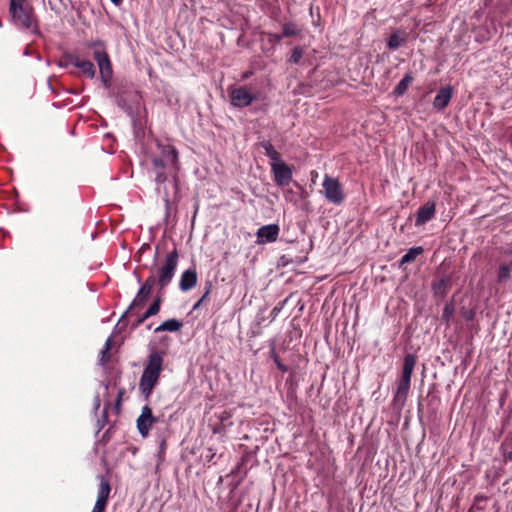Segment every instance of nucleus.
Masks as SVG:
<instances>
[{"instance_id": "f257e3e1", "label": "nucleus", "mask_w": 512, "mask_h": 512, "mask_svg": "<svg viewBox=\"0 0 512 512\" xmlns=\"http://www.w3.org/2000/svg\"><path fill=\"white\" fill-rule=\"evenodd\" d=\"M164 356V351H159L155 348L150 349L139 381V391L145 400H149L159 382L163 370Z\"/></svg>"}, {"instance_id": "f03ea898", "label": "nucleus", "mask_w": 512, "mask_h": 512, "mask_svg": "<svg viewBox=\"0 0 512 512\" xmlns=\"http://www.w3.org/2000/svg\"><path fill=\"white\" fill-rule=\"evenodd\" d=\"M178 261L179 253L177 249L174 248L165 256L164 263L160 267H156L155 265L151 267L154 268V273L157 276L160 293H164L165 288L171 283L177 269Z\"/></svg>"}, {"instance_id": "7ed1b4c3", "label": "nucleus", "mask_w": 512, "mask_h": 512, "mask_svg": "<svg viewBox=\"0 0 512 512\" xmlns=\"http://www.w3.org/2000/svg\"><path fill=\"white\" fill-rule=\"evenodd\" d=\"M323 195L326 200L335 205H340L345 200V194L341 183L337 178L325 175L322 183Z\"/></svg>"}, {"instance_id": "20e7f679", "label": "nucleus", "mask_w": 512, "mask_h": 512, "mask_svg": "<svg viewBox=\"0 0 512 512\" xmlns=\"http://www.w3.org/2000/svg\"><path fill=\"white\" fill-rule=\"evenodd\" d=\"M229 97L233 107L245 108L258 99V94L253 93L249 86L244 85L229 89Z\"/></svg>"}, {"instance_id": "39448f33", "label": "nucleus", "mask_w": 512, "mask_h": 512, "mask_svg": "<svg viewBox=\"0 0 512 512\" xmlns=\"http://www.w3.org/2000/svg\"><path fill=\"white\" fill-rule=\"evenodd\" d=\"M159 421L160 418L153 415L151 407L149 405H144L141 409V414L136 420L139 434L143 438L148 437L152 427Z\"/></svg>"}, {"instance_id": "423d86ee", "label": "nucleus", "mask_w": 512, "mask_h": 512, "mask_svg": "<svg viewBox=\"0 0 512 512\" xmlns=\"http://www.w3.org/2000/svg\"><path fill=\"white\" fill-rule=\"evenodd\" d=\"M14 23L23 28L31 29L34 26L33 8L29 5L21 9L10 10Z\"/></svg>"}, {"instance_id": "0eeeda50", "label": "nucleus", "mask_w": 512, "mask_h": 512, "mask_svg": "<svg viewBox=\"0 0 512 512\" xmlns=\"http://www.w3.org/2000/svg\"><path fill=\"white\" fill-rule=\"evenodd\" d=\"M138 91L131 90L125 91L119 89L116 94V103L119 108L125 111L127 114L133 113L132 103H138L140 99Z\"/></svg>"}, {"instance_id": "6e6552de", "label": "nucleus", "mask_w": 512, "mask_h": 512, "mask_svg": "<svg viewBox=\"0 0 512 512\" xmlns=\"http://www.w3.org/2000/svg\"><path fill=\"white\" fill-rule=\"evenodd\" d=\"M271 170L274 175V181L278 186H287L292 181V170L283 160L271 163Z\"/></svg>"}, {"instance_id": "1a4fd4ad", "label": "nucleus", "mask_w": 512, "mask_h": 512, "mask_svg": "<svg viewBox=\"0 0 512 512\" xmlns=\"http://www.w3.org/2000/svg\"><path fill=\"white\" fill-rule=\"evenodd\" d=\"M99 489L97 500L93 507L92 512H105L109 495L111 492V486L109 481L104 476H99Z\"/></svg>"}, {"instance_id": "9d476101", "label": "nucleus", "mask_w": 512, "mask_h": 512, "mask_svg": "<svg viewBox=\"0 0 512 512\" xmlns=\"http://www.w3.org/2000/svg\"><path fill=\"white\" fill-rule=\"evenodd\" d=\"M279 232L280 228L277 224H268L261 226L256 232V242L258 244L275 242L278 239Z\"/></svg>"}, {"instance_id": "9b49d317", "label": "nucleus", "mask_w": 512, "mask_h": 512, "mask_svg": "<svg viewBox=\"0 0 512 512\" xmlns=\"http://www.w3.org/2000/svg\"><path fill=\"white\" fill-rule=\"evenodd\" d=\"M436 213L435 203L427 202L420 206L416 213L415 226H422L434 218Z\"/></svg>"}, {"instance_id": "f8f14e48", "label": "nucleus", "mask_w": 512, "mask_h": 512, "mask_svg": "<svg viewBox=\"0 0 512 512\" xmlns=\"http://www.w3.org/2000/svg\"><path fill=\"white\" fill-rule=\"evenodd\" d=\"M93 56L99 66L100 75L112 77L113 69L107 52L104 50H95Z\"/></svg>"}, {"instance_id": "ddd939ff", "label": "nucleus", "mask_w": 512, "mask_h": 512, "mask_svg": "<svg viewBox=\"0 0 512 512\" xmlns=\"http://www.w3.org/2000/svg\"><path fill=\"white\" fill-rule=\"evenodd\" d=\"M411 380L400 377L397 381V388L393 396V403L395 405H399L403 407L405 405L409 390H410Z\"/></svg>"}, {"instance_id": "4468645a", "label": "nucleus", "mask_w": 512, "mask_h": 512, "mask_svg": "<svg viewBox=\"0 0 512 512\" xmlns=\"http://www.w3.org/2000/svg\"><path fill=\"white\" fill-rule=\"evenodd\" d=\"M151 293H152V289L148 288L145 285H142L140 287V289L138 290L135 298L133 299V301L127 308V310L121 316L119 323L123 320L124 317H126L128 315L130 310H132L134 307L144 305L147 302L148 298L150 297Z\"/></svg>"}, {"instance_id": "2eb2a0df", "label": "nucleus", "mask_w": 512, "mask_h": 512, "mask_svg": "<svg viewBox=\"0 0 512 512\" xmlns=\"http://www.w3.org/2000/svg\"><path fill=\"white\" fill-rule=\"evenodd\" d=\"M453 95V89L451 86L441 88L433 100V107L441 111L446 108L451 101Z\"/></svg>"}, {"instance_id": "dca6fc26", "label": "nucleus", "mask_w": 512, "mask_h": 512, "mask_svg": "<svg viewBox=\"0 0 512 512\" xmlns=\"http://www.w3.org/2000/svg\"><path fill=\"white\" fill-rule=\"evenodd\" d=\"M197 283V271L195 268L185 270L180 278L179 288L183 292H187L195 287Z\"/></svg>"}, {"instance_id": "f3484780", "label": "nucleus", "mask_w": 512, "mask_h": 512, "mask_svg": "<svg viewBox=\"0 0 512 512\" xmlns=\"http://www.w3.org/2000/svg\"><path fill=\"white\" fill-rule=\"evenodd\" d=\"M451 283V277H443L432 283L431 289L435 297L444 298Z\"/></svg>"}, {"instance_id": "a211bd4d", "label": "nucleus", "mask_w": 512, "mask_h": 512, "mask_svg": "<svg viewBox=\"0 0 512 512\" xmlns=\"http://www.w3.org/2000/svg\"><path fill=\"white\" fill-rule=\"evenodd\" d=\"M407 41L406 33L403 31H395L392 33L389 38L387 39V48L389 50H397L399 47H401L403 44H405Z\"/></svg>"}, {"instance_id": "6ab92c4d", "label": "nucleus", "mask_w": 512, "mask_h": 512, "mask_svg": "<svg viewBox=\"0 0 512 512\" xmlns=\"http://www.w3.org/2000/svg\"><path fill=\"white\" fill-rule=\"evenodd\" d=\"M417 362V357L414 354H407L404 357L403 369H402V378L411 380V375L413 373L414 367Z\"/></svg>"}, {"instance_id": "aec40b11", "label": "nucleus", "mask_w": 512, "mask_h": 512, "mask_svg": "<svg viewBox=\"0 0 512 512\" xmlns=\"http://www.w3.org/2000/svg\"><path fill=\"white\" fill-rule=\"evenodd\" d=\"M414 80V77L411 72H408L404 75V77L400 80V82L396 85V87L393 90V95L396 97L403 96L407 90L409 85Z\"/></svg>"}, {"instance_id": "412c9836", "label": "nucleus", "mask_w": 512, "mask_h": 512, "mask_svg": "<svg viewBox=\"0 0 512 512\" xmlns=\"http://www.w3.org/2000/svg\"><path fill=\"white\" fill-rule=\"evenodd\" d=\"M183 323L178 319H168L155 328L154 332L158 333L161 331L178 332L181 330Z\"/></svg>"}, {"instance_id": "4be33fe9", "label": "nucleus", "mask_w": 512, "mask_h": 512, "mask_svg": "<svg viewBox=\"0 0 512 512\" xmlns=\"http://www.w3.org/2000/svg\"><path fill=\"white\" fill-rule=\"evenodd\" d=\"M261 147L265 151V155L272 160V163L282 161L280 153L274 148L269 141H263L260 143Z\"/></svg>"}, {"instance_id": "5701e85b", "label": "nucleus", "mask_w": 512, "mask_h": 512, "mask_svg": "<svg viewBox=\"0 0 512 512\" xmlns=\"http://www.w3.org/2000/svg\"><path fill=\"white\" fill-rule=\"evenodd\" d=\"M112 336L108 337L99 354V365L105 366L111 359Z\"/></svg>"}, {"instance_id": "b1692460", "label": "nucleus", "mask_w": 512, "mask_h": 512, "mask_svg": "<svg viewBox=\"0 0 512 512\" xmlns=\"http://www.w3.org/2000/svg\"><path fill=\"white\" fill-rule=\"evenodd\" d=\"M489 497L484 494H477L473 498V504L469 508L468 512H474L475 510L482 511L486 508L489 501Z\"/></svg>"}, {"instance_id": "393cba45", "label": "nucleus", "mask_w": 512, "mask_h": 512, "mask_svg": "<svg viewBox=\"0 0 512 512\" xmlns=\"http://www.w3.org/2000/svg\"><path fill=\"white\" fill-rule=\"evenodd\" d=\"M161 158L165 159L167 163L174 165L177 162L178 153L176 149L170 145L162 146Z\"/></svg>"}, {"instance_id": "a878e982", "label": "nucleus", "mask_w": 512, "mask_h": 512, "mask_svg": "<svg viewBox=\"0 0 512 512\" xmlns=\"http://www.w3.org/2000/svg\"><path fill=\"white\" fill-rule=\"evenodd\" d=\"M423 253V248L421 246L410 248L400 259V264H406L413 262L417 256Z\"/></svg>"}, {"instance_id": "bb28decb", "label": "nucleus", "mask_w": 512, "mask_h": 512, "mask_svg": "<svg viewBox=\"0 0 512 512\" xmlns=\"http://www.w3.org/2000/svg\"><path fill=\"white\" fill-rule=\"evenodd\" d=\"M163 295H164V293H160V290L158 289V293H157L156 297L154 298V300L151 303V305L149 306V308L146 310L147 316L152 317L159 313Z\"/></svg>"}, {"instance_id": "cd10ccee", "label": "nucleus", "mask_w": 512, "mask_h": 512, "mask_svg": "<svg viewBox=\"0 0 512 512\" xmlns=\"http://www.w3.org/2000/svg\"><path fill=\"white\" fill-rule=\"evenodd\" d=\"M83 75L92 79L95 76L96 70L94 64L89 60H83L77 67Z\"/></svg>"}, {"instance_id": "c85d7f7f", "label": "nucleus", "mask_w": 512, "mask_h": 512, "mask_svg": "<svg viewBox=\"0 0 512 512\" xmlns=\"http://www.w3.org/2000/svg\"><path fill=\"white\" fill-rule=\"evenodd\" d=\"M511 274V263H502L499 266L498 274H497V282L502 284L505 283L509 278Z\"/></svg>"}, {"instance_id": "c756f323", "label": "nucleus", "mask_w": 512, "mask_h": 512, "mask_svg": "<svg viewBox=\"0 0 512 512\" xmlns=\"http://www.w3.org/2000/svg\"><path fill=\"white\" fill-rule=\"evenodd\" d=\"M301 33V29L297 26V24L293 22H288L283 24L282 27V36L284 37H295Z\"/></svg>"}, {"instance_id": "7c9ffc66", "label": "nucleus", "mask_w": 512, "mask_h": 512, "mask_svg": "<svg viewBox=\"0 0 512 512\" xmlns=\"http://www.w3.org/2000/svg\"><path fill=\"white\" fill-rule=\"evenodd\" d=\"M303 54H304V50L302 47L297 46V47L293 48V50L291 52V56L289 58V62L298 64L300 62V60L302 59Z\"/></svg>"}, {"instance_id": "2f4dec72", "label": "nucleus", "mask_w": 512, "mask_h": 512, "mask_svg": "<svg viewBox=\"0 0 512 512\" xmlns=\"http://www.w3.org/2000/svg\"><path fill=\"white\" fill-rule=\"evenodd\" d=\"M152 164L155 170H165L168 166H172L170 163L161 157H153Z\"/></svg>"}, {"instance_id": "473e14b6", "label": "nucleus", "mask_w": 512, "mask_h": 512, "mask_svg": "<svg viewBox=\"0 0 512 512\" xmlns=\"http://www.w3.org/2000/svg\"><path fill=\"white\" fill-rule=\"evenodd\" d=\"M65 64L64 66L73 65L74 67H78L79 64L83 61L79 56L74 54H68L64 57Z\"/></svg>"}, {"instance_id": "72a5a7b5", "label": "nucleus", "mask_w": 512, "mask_h": 512, "mask_svg": "<svg viewBox=\"0 0 512 512\" xmlns=\"http://www.w3.org/2000/svg\"><path fill=\"white\" fill-rule=\"evenodd\" d=\"M143 285L147 286L148 288L153 290V287L155 285H158L157 276L154 273V268H151V275L147 277Z\"/></svg>"}, {"instance_id": "f704fd0d", "label": "nucleus", "mask_w": 512, "mask_h": 512, "mask_svg": "<svg viewBox=\"0 0 512 512\" xmlns=\"http://www.w3.org/2000/svg\"><path fill=\"white\" fill-rule=\"evenodd\" d=\"M28 5L27 4V0H10V7H9V11L10 10H16V9H21V7H24Z\"/></svg>"}, {"instance_id": "c9c22d12", "label": "nucleus", "mask_w": 512, "mask_h": 512, "mask_svg": "<svg viewBox=\"0 0 512 512\" xmlns=\"http://www.w3.org/2000/svg\"><path fill=\"white\" fill-rule=\"evenodd\" d=\"M167 176L164 170H155V182L160 185L165 183Z\"/></svg>"}, {"instance_id": "e433bc0d", "label": "nucleus", "mask_w": 512, "mask_h": 512, "mask_svg": "<svg viewBox=\"0 0 512 512\" xmlns=\"http://www.w3.org/2000/svg\"><path fill=\"white\" fill-rule=\"evenodd\" d=\"M453 308L450 305H445L442 313V318L448 321L452 315Z\"/></svg>"}, {"instance_id": "4c0bfd02", "label": "nucleus", "mask_w": 512, "mask_h": 512, "mask_svg": "<svg viewBox=\"0 0 512 512\" xmlns=\"http://www.w3.org/2000/svg\"><path fill=\"white\" fill-rule=\"evenodd\" d=\"M285 303H286V300H285V301H283L282 303H280L278 306H275V307L272 309V311H271V315H272L273 317H276V316L280 313V311L282 310V308H283V306H284V304H285Z\"/></svg>"}, {"instance_id": "58836bf2", "label": "nucleus", "mask_w": 512, "mask_h": 512, "mask_svg": "<svg viewBox=\"0 0 512 512\" xmlns=\"http://www.w3.org/2000/svg\"><path fill=\"white\" fill-rule=\"evenodd\" d=\"M148 318H150V316H147L146 312L143 313L141 316L138 317V319L136 320V322H135V324L133 326L134 327H138L139 325L144 323Z\"/></svg>"}, {"instance_id": "ea45409f", "label": "nucleus", "mask_w": 512, "mask_h": 512, "mask_svg": "<svg viewBox=\"0 0 512 512\" xmlns=\"http://www.w3.org/2000/svg\"><path fill=\"white\" fill-rule=\"evenodd\" d=\"M208 298V296H206L205 294H203V296L193 305V310H198L202 304L206 301V299Z\"/></svg>"}, {"instance_id": "a19ab883", "label": "nucleus", "mask_w": 512, "mask_h": 512, "mask_svg": "<svg viewBox=\"0 0 512 512\" xmlns=\"http://www.w3.org/2000/svg\"><path fill=\"white\" fill-rule=\"evenodd\" d=\"M124 394H125V389L124 388L119 389L118 394H117L116 403H115L116 407H119L121 405L122 397Z\"/></svg>"}, {"instance_id": "79ce46f5", "label": "nucleus", "mask_w": 512, "mask_h": 512, "mask_svg": "<svg viewBox=\"0 0 512 512\" xmlns=\"http://www.w3.org/2000/svg\"><path fill=\"white\" fill-rule=\"evenodd\" d=\"M284 36L282 34H270L269 35V41L270 42H280Z\"/></svg>"}, {"instance_id": "37998d69", "label": "nucleus", "mask_w": 512, "mask_h": 512, "mask_svg": "<svg viewBox=\"0 0 512 512\" xmlns=\"http://www.w3.org/2000/svg\"><path fill=\"white\" fill-rule=\"evenodd\" d=\"M111 78L112 77L101 76V80H102L103 86L105 88H109L110 87V85H111Z\"/></svg>"}, {"instance_id": "c03bdc74", "label": "nucleus", "mask_w": 512, "mask_h": 512, "mask_svg": "<svg viewBox=\"0 0 512 512\" xmlns=\"http://www.w3.org/2000/svg\"><path fill=\"white\" fill-rule=\"evenodd\" d=\"M166 447H167V444H166L165 438H161L160 444H159V453L160 454L164 453L166 450Z\"/></svg>"}, {"instance_id": "a18cd8bd", "label": "nucleus", "mask_w": 512, "mask_h": 512, "mask_svg": "<svg viewBox=\"0 0 512 512\" xmlns=\"http://www.w3.org/2000/svg\"><path fill=\"white\" fill-rule=\"evenodd\" d=\"M106 419H107V409L104 410V414L102 416V419L98 420V423H99L98 430H101L104 427V423H105Z\"/></svg>"}, {"instance_id": "49530a36", "label": "nucleus", "mask_w": 512, "mask_h": 512, "mask_svg": "<svg viewBox=\"0 0 512 512\" xmlns=\"http://www.w3.org/2000/svg\"><path fill=\"white\" fill-rule=\"evenodd\" d=\"M106 419H107V409L104 410V414L102 416V419L98 420V423H99L98 430H101L104 427V423H105Z\"/></svg>"}, {"instance_id": "de8ad7c7", "label": "nucleus", "mask_w": 512, "mask_h": 512, "mask_svg": "<svg viewBox=\"0 0 512 512\" xmlns=\"http://www.w3.org/2000/svg\"><path fill=\"white\" fill-rule=\"evenodd\" d=\"M211 291H212V282H211V281H207V282L205 283V292H204V294H205L206 296H209V294L211 293Z\"/></svg>"}, {"instance_id": "09e8293b", "label": "nucleus", "mask_w": 512, "mask_h": 512, "mask_svg": "<svg viewBox=\"0 0 512 512\" xmlns=\"http://www.w3.org/2000/svg\"><path fill=\"white\" fill-rule=\"evenodd\" d=\"M275 362H276L277 368H278L279 370H281L282 372H286V371H287V367H286L285 365H283V364L279 361L278 357H275Z\"/></svg>"}, {"instance_id": "8fccbe9b", "label": "nucleus", "mask_w": 512, "mask_h": 512, "mask_svg": "<svg viewBox=\"0 0 512 512\" xmlns=\"http://www.w3.org/2000/svg\"><path fill=\"white\" fill-rule=\"evenodd\" d=\"M231 417V414L230 412H227V411H224L222 412L220 415H219V419L224 422L226 420H228L229 418Z\"/></svg>"}, {"instance_id": "3c124183", "label": "nucleus", "mask_w": 512, "mask_h": 512, "mask_svg": "<svg viewBox=\"0 0 512 512\" xmlns=\"http://www.w3.org/2000/svg\"><path fill=\"white\" fill-rule=\"evenodd\" d=\"M506 461H512V450L504 454Z\"/></svg>"}, {"instance_id": "603ef678", "label": "nucleus", "mask_w": 512, "mask_h": 512, "mask_svg": "<svg viewBox=\"0 0 512 512\" xmlns=\"http://www.w3.org/2000/svg\"><path fill=\"white\" fill-rule=\"evenodd\" d=\"M94 405H95V408L98 409L100 407V397L99 395H97L94 399Z\"/></svg>"}, {"instance_id": "864d4df0", "label": "nucleus", "mask_w": 512, "mask_h": 512, "mask_svg": "<svg viewBox=\"0 0 512 512\" xmlns=\"http://www.w3.org/2000/svg\"><path fill=\"white\" fill-rule=\"evenodd\" d=\"M164 202H165V206L166 208L168 209L169 208V205H170V201H169V198H168V194L165 193V196H164Z\"/></svg>"}, {"instance_id": "5fc2aeb1", "label": "nucleus", "mask_w": 512, "mask_h": 512, "mask_svg": "<svg viewBox=\"0 0 512 512\" xmlns=\"http://www.w3.org/2000/svg\"><path fill=\"white\" fill-rule=\"evenodd\" d=\"M114 5L119 6L123 0H110Z\"/></svg>"}, {"instance_id": "6e6d98bb", "label": "nucleus", "mask_w": 512, "mask_h": 512, "mask_svg": "<svg viewBox=\"0 0 512 512\" xmlns=\"http://www.w3.org/2000/svg\"><path fill=\"white\" fill-rule=\"evenodd\" d=\"M252 74V72H246L244 75H243V79H248L250 77V75Z\"/></svg>"}, {"instance_id": "4d7b16f0", "label": "nucleus", "mask_w": 512, "mask_h": 512, "mask_svg": "<svg viewBox=\"0 0 512 512\" xmlns=\"http://www.w3.org/2000/svg\"><path fill=\"white\" fill-rule=\"evenodd\" d=\"M213 457H214V454H209V455L206 456L208 461H211Z\"/></svg>"}]
</instances>
